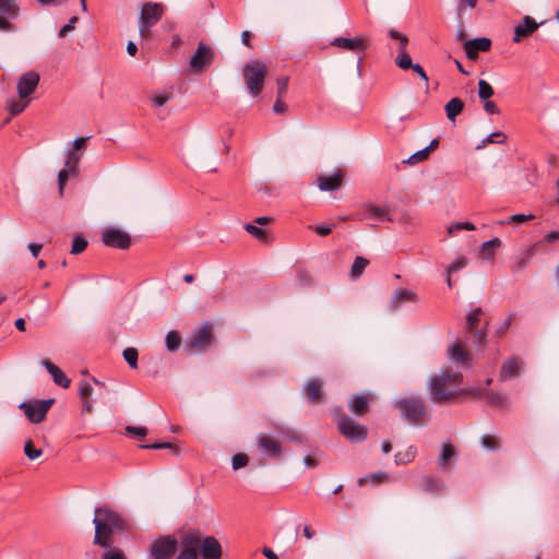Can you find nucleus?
<instances>
[{
    "mask_svg": "<svg viewBox=\"0 0 559 559\" xmlns=\"http://www.w3.org/2000/svg\"><path fill=\"white\" fill-rule=\"evenodd\" d=\"M476 227L474 224L465 222V223H452L448 226L447 233L448 236L452 237L456 235L461 230H475Z\"/></svg>",
    "mask_w": 559,
    "mask_h": 559,
    "instance_id": "nucleus-40",
    "label": "nucleus"
},
{
    "mask_svg": "<svg viewBox=\"0 0 559 559\" xmlns=\"http://www.w3.org/2000/svg\"><path fill=\"white\" fill-rule=\"evenodd\" d=\"M487 390H485V389H477V388H471V389H465V390H457L459 395L467 394V395H472L474 397H484V399H485V392Z\"/></svg>",
    "mask_w": 559,
    "mask_h": 559,
    "instance_id": "nucleus-61",
    "label": "nucleus"
},
{
    "mask_svg": "<svg viewBox=\"0 0 559 559\" xmlns=\"http://www.w3.org/2000/svg\"><path fill=\"white\" fill-rule=\"evenodd\" d=\"M201 555L204 559H221L222 545L214 536H205L201 544Z\"/></svg>",
    "mask_w": 559,
    "mask_h": 559,
    "instance_id": "nucleus-19",
    "label": "nucleus"
},
{
    "mask_svg": "<svg viewBox=\"0 0 559 559\" xmlns=\"http://www.w3.org/2000/svg\"><path fill=\"white\" fill-rule=\"evenodd\" d=\"M521 362L519 358L510 357L502 364L499 372V381L504 382L520 376Z\"/></svg>",
    "mask_w": 559,
    "mask_h": 559,
    "instance_id": "nucleus-20",
    "label": "nucleus"
},
{
    "mask_svg": "<svg viewBox=\"0 0 559 559\" xmlns=\"http://www.w3.org/2000/svg\"><path fill=\"white\" fill-rule=\"evenodd\" d=\"M165 344L170 353H175L181 345V336L178 331L171 330L166 334Z\"/></svg>",
    "mask_w": 559,
    "mask_h": 559,
    "instance_id": "nucleus-34",
    "label": "nucleus"
},
{
    "mask_svg": "<svg viewBox=\"0 0 559 559\" xmlns=\"http://www.w3.org/2000/svg\"><path fill=\"white\" fill-rule=\"evenodd\" d=\"M394 407L409 425L425 426L429 421L428 409L421 397L411 396L397 400L394 402Z\"/></svg>",
    "mask_w": 559,
    "mask_h": 559,
    "instance_id": "nucleus-2",
    "label": "nucleus"
},
{
    "mask_svg": "<svg viewBox=\"0 0 559 559\" xmlns=\"http://www.w3.org/2000/svg\"><path fill=\"white\" fill-rule=\"evenodd\" d=\"M249 462V457L246 453H237L231 459L233 469L237 471L245 467Z\"/></svg>",
    "mask_w": 559,
    "mask_h": 559,
    "instance_id": "nucleus-53",
    "label": "nucleus"
},
{
    "mask_svg": "<svg viewBox=\"0 0 559 559\" xmlns=\"http://www.w3.org/2000/svg\"><path fill=\"white\" fill-rule=\"evenodd\" d=\"M373 399L372 393L354 394L348 401V408L356 416H364L369 412Z\"/></svg>",
    "mask_w": 559,
    "mask_h": 559,
    "instance_id": "nucleus-18",
    "label": "nucleus"
},
{
    "mask_svg": "<svg viewBox=\"0 0 559 559\" xmlns=\"http://www.w3.org/2000/svg\"><path fill=\"white\" fill-rule=\"evenodd\" d=\"M331 45L358 56L364 55L368 48L367 39L362 35H357L353 38L335 37Z\"/></svg>",
    "mask_w": 559,
    "mask_h": 559,
    "instance_id": "nucleus-13",
    "label": "nucleus"
},
{
    "mask_svg": "<svg viewBox=\"0 0 559 559\" xmlns=\"http://www.w3.org/2000/svg\"><path fill=\"white\" fill-rule=\"evenodd\" d=\"M242 75L249 94L258 97L267 75L266 64L261 59H253L243 66Z\"/></svg>",
    "mask_w": 559,
    "mask_h": 559,
    "instance_id": "nucleus-3",
    "label": "nucleus"
},
{
    "mask_svg": "<svg viewBox=\"0 0 559 559\" xmlns=\"http://www.w3.org/2000/svg\"><path fill=\"white\" fill-rule=\"evenodd\" d=\"M202 539L200 532H189L181 537V546L185 549H192L194 552L199 554Z\"/></svg>",
    "mask_w": 559,
    "mask_h": 559,
    "instance_id": "nucleus-26",
    "label": "nucleus"
},
{
    "mask_svg": "<svg viewBox=\"0 0 559 559\" xmlns=\"http://www.w3.org/2000/svg\"><path fill=\"white\" fill-rule=\"evenodd\" d=\"M72 176L70 169L63 168L58 173V189L59 194L62 195L64 191V187L67 185V181L69 177Z\"/></svg>",
    "mask_w": 559,
    "mask_h": 559,
    "instance_id": "nucleus-54",
    "label": "nucleus"
},
{
    "mask_svg": "<svg viewBox=\"0 0 559 559\" xmlns=\"http://www.w3.org/2000/svg\"><path fill=\"white\" fill-rule=\"evenodd\" d=\"M524 39V19H522L514 27V36L512 40L514 43H521Z\"/></svg>",
    "mask_w": 559,
    "mask_h": 559,
    "instance_id": "nucleus-59",
    "label": "nucleus"
},
{
    "mask_svg": "<svg viewBox=\"0 0 559 559\" xmlns=\"http://www.w3.org/2000/svg\"><path fill=\"white\" fill-rule=\"evenodd\" d=\"M428 156H429L428 150L423 148V150H419L418 152L414 153L412 156H409L403 163L409 164V165H415L417 163H420V162L427 159Z\"/></svg>",
    "mask_w": 559,
    "mask_h": 559,
    "instance_id": "nucleus-51",
    "label": "nucleus"
},
{
    "mask_svg": "<svg viewBox=\"0 0 559 559\" xmlns=\"http://www.w3.org/2000/svg\"><path fill=\"white\" fill-rule=\"evenodd\" d=\"M445 484L442 479L427 476L423 479V489L431 495H438L445 490Z\"/></svg>",
    "mask_w": 559,
    "mask_h": 559,
    "instance_id": "nucleus-28",
    "label": "nucleus"
},
{
    "mask_svg": "<svg viewBox=\"0 0 559 559\" xmlns=\"http://www.w3.org/2000/svg\"><path fill=\"white\" fill-rule=\"evenodd\" d=\"M463 109H464V102L459 97H453L444 106L447 117L451 121H454L455 118L462 112Z\"/></svg>",
    "mask_w": 559,
    "mask_h": 559,
    "instance_id": "nucleus-29",
    "label": "nucleus"
},
{
    "mask_svg": "<svg viewBox=\"0 0 559 559\" xmlns=\"http://www.w3.org/2000/svg\"><path fill=\"white\" fill-rule=\"evenodd\" d=\"M369 264V260L364 257H356L354 263L350 267V277L353 280L358 278L365 271L366 266Z\"/></svg>",
    "mask_w": 559,
    "mask_h": 559,
    "instance_id": "nucleus-35",
    "label": "nucleus"
},
{
    "mask_svg": "<svg viewBox=\"0 0 559 559\" xmlns=\"http://www.w3.org/2000/svg\"><path fill=\"white\" fill-rule=\"evenodd\" d=\"M389 479H390L389 474H386L384 472H377V473L367 475L365 477H360L357 480V484H358V486H364L369 483L373 484V485H378V484L386 483Z\"/></svg>",
    "mask_w": 559,
    "mask_h": 559,
    "instance_id": "nucleus-32",
    "label": "nucleus"
},
{
    "mask_svg": "<svg viewBox=\"0 0 559 559\" xmlns=\"http://www.w3.org/2000/svg\"><path fill=\"white\" fill-rule=\"evenodd\" d=\"M213 340V326L210 323H204L186 340V349L190 355L204 353L212 345Z\"/></svg>",
    "mask_w": 559,
    "mask_h": 559,
    "instance_id": "nucleus-5",
    "label": "nucleus"
},
{
    "mask_svg": "<svg viewBox=\"0 0 559 559\" xmlns=\"http://www.w3.org/2000/svg\"><path fill=\"white\" fill-rule=\"evenodd\" d=\"M93 393V388H92V384L86 381V380H83L80 382L79 384V395L81 399H87L88 396H91Z\"/></svg>",
    "mask_w": 559,
    "mask_h": 559,
    "instance_id": "nucleus-56",
    "label": "nucleus"
},
{
    "mask_svg": "<svg viewBox=\"0 0 559 559\" xmlns=\"http://www.w3.org/2000/svg\"><path fill=\"white\" fill-rule=\"evenodd\" d=\"M94 513V544L103 548H111L112 536L128 531L129 523L119 512L108 506L96 508Z\"/></svg>",
    "mask_w": 559,
    "mask_h": 559,
    "instance_id": "nucleus-1",
    "label": "nucleus"
},
{
    "mask_svg": "<svg viewBox=\"0 0 559 559\" xmlns=\"http://www.w3.org/2000/svg\"><path fill=\"white\" fill-rule=\"evenodd\" d=\"M24 453L29 460H36L41 455L43 451L34 448L33 441L28 440L24 444Z\"/></svg>",
    "mask_w": 559,
    "mask_h": 559,
    "instance_id": "nucleus-52",
    "label": "nucleus"
},
{
    "mask_svg": "<svg viewBox=\"0 0 559 559\" xmlns=\"http://www.w3.org/2000/svg\"><path fill=\"white\" fill-rule=\"evenodd\" d=\"M40 76L36 71H28L23 73L16 84L17 94L20 98L24 99L34 93L38 86Z\"/></svg>",
    "mask_w": 559,
    "mask_h": 559,
    "instance_id": "nucleus-15",
    "label": "nucleus"
},
{
    "mask_svg": "<svg viewBox=\"0 0 559 559\" xmlns=\"http://www.w3.org/2000/svg\"><path fill=\"white\" fill-rule=\"evenodd\" d=\"M491 48V39L488 37H478L465 40L464 52L467 59L476 60L479 52H487Z\"/></svg>",
    "mask_w": 559,
    "mask_h": 559,
    "instance_id": "nucleus-16",
    "label": "nucleus"
},
{
    "mask_svg": "<svg viewBox=\"0 0 559 559\" xmlns=\"http://www.w3.org/2000/svg\"><path fill=\"white\" fill-rule=\"evenodd\" d=\"M514 223L523 224L524 223V213H518V214L509 216L507 219L498 222L499 225L514 224Z\"/></svg>",
    "mask_w": 559,
    "mask_h": 559,
    "instance_id": "nucleus-63",
    "label": "nucleus"
},
{
    "mask_svg": "<svg viewBox=\"0 0 559 559\" xmlns=\"http://www.w3.org/2000/svg\"><path fill=\"white\" fill-rule=\"evenodd\" d=\"M87 247V240L84 238L82 234H76L72 240L71 253L80 254Z\"/></svg>",
    "mask_w": 559,
    "mask_h": 559,
    "instance_id": "nucleus-41",
    "label": "nucleus"
},
{
    "mask_svg": "<svg viewBox=\"0 0 559 559\" xmlns=\"http://www.w3.org/2000/svg\"><path fill=\"white\" fill-rule=\"evenodd\" d=\"M343 179L342 170H337L331 176H320L318 178V187L321 191H335L342 187Z\"/></svg>",
    "mask_w": 559,
    "mask_h": 559,
    "instance_id": "nucleus-21",
    "label": "nucleus"
},
{
    "mask_svg": "<svg viewBox=\"0 0 559 559\" xmlns=\"http://www.w3.org/2000/svg\"><path fill=\"white\" fill-rule=\"evenodd\" d=\"M395 64L402 70H408L414 66L412 58L407 51L399 52L397 57L395 58Z\"/></svg>",
    "mask_w": 559,
    "mask_h": 559,
    "instance_id": "nucleus-46",
    "label": "nucleus"
},
{
    "mask_svg": "<svg viewBox=\"0 0 559 559\" xmlns=\"http://www.w3.org/2000/svg\"><path fill=\"white\" fill-rule=\"evenodd\" d=\"M163 14L164 7L160 3L146 2L142 5L139 19V31L141 37H146L148 35L151 27L163 17Z\"/></svg>",
    "mask_w": 559,
    "mask_h": 559,
    "instance_id": "nucleus-6",
    "label": "nucleus"
},
{
    "mask_svg": "<svg viewBox=\"0 0 559 559\" xmlns=\"http://www.w3.org/2000/svg\"><path fill=\"white\" fill-rule=\"evenodd\" d=\"M485 401L488 405L499 409H506L509 407L508 396L502 395L498 392L487 390L485 392Z\"/></svg>",
    "mask_w": 559,
    "mask_h": 559,
    "instance_id": "nucleus-27",
    "label": "nucleus"
},
{
    "mask_svg": "<svg viewBox=\"0 0 559 559\" xmlns=\"http://www.w3.org/2000/svg\"><path fill=\"white\" fill-rule=\"evenodd\" d=\"M199 554L194 552L192 549L181 548L176 559H198Z\"/></svg>",
    "mask_w": 559,
    "mask_h": 559,
    "instance_id": "nucleus-64",
    "label": "nucleus"
},
{
    "mask_svg": "<svg viewBox=\"0 0 559 559\" xmlns=\"http://www.w3.org/2000/svg\"><path fill=\"white\" fill-rule=\"evenodd\" d=\"M28 103V100H24L22 98L20 100H12L7 104V109L9 110L11 116H16L24 111Z\"/></svg>",
    "mask_w": 559,
    "mask_h": 559,
    "instance_id": "nucleus-42",
    "label": "nucleus"
},
{
    "mask_svg": "<svg viewBox=\"0 0 559 559\" xmlns=\"http://www.w3.org/2000/svg\"><path fill=\"white\" fill-rule=\"evenodd\" d=\"M332 415L337 423V429L347 440L352 442H362L367 439V427L356 423L352 417L343 412V408L337 406L333 408Z\"/></svg>",
    "mask_w": 559,
    "mask_h": 559,
    "instance_id": "nucleus-4",
    "label": "nucleus"
},
{
    "mask_svg": "<svg viewBox=\"0 0 559 559\" xmlns=\"http://www.w3.org/2000/svg\"><path fill=\"white\" fill-rule=\"evenodd\" d=\"M78 16H72L68 24H66L64 26H62L59 31V36L60 37H64L67 36L70 32H72L74 29V24L78 22Z\"/></svg>",
    "mask_w": 559,
    "mask_h": 559,
    "instance_id": "nucleus-62",
    "label": "nucleus"
},
{
    "mask_svg": "<svg viewBox=\"0 0 559 559\" xmlns=\"http://www.w3.org/2000/svg\"><path fill=\"white\" fill-rule=\"evenodd\" d=\"M493 93L492 86L486 80H480L478 82V97L480 99H489Z\"/></svg>",
    "mask_w": 559,
    "mask_h": 559,
    "instance_id": "nucleus-45",
    "label": "nucleus"
},
{
    "mask_svg": "<svg viewBox=\"0 0 559 559\" xmlns=\"http://www.w3.org/2000/svg\"><path fill=\"white\" fill-rule=\"evenodd\" d=\"M455 455V449L451 443L444 442L442 444V451L438 457V466L441 469H445L448 466V463L454 457Z\"/></svg>",
    "mask_w": 559,
    "mask_h": 559,
    "instance_id": "nucleus-30",
    "label": "nucleus"
},
{
    "mask_svg": "<svg viewBox=\"0 0 559 559\" xmlns=\"http://www.w3.org/2000/svg\"><path fill=\"white\" fill-rule=\"evenodd\" d=\"M388 35L391 39L399 41V52L407 51L408 38L406 35L400 33L396 29H390Z\"/></svg>",
    "mask_w": 559,
    "mask_h": 559,
    "instance_id": "nucleus-39",
    "label": "nucleus"
},
{
    "mask_svg": "<svg viewBox=\"0 0 559 559\" xmlns=\"http://www.w3.org/2000/svg\"><path fill=\"white\" fill-rule=\"evenodd\" d=\"M177 549V538L173 535H163L151 543L147 551L150 559H170Z\"/></svg>",
    "mask_w": 559,
    "mask_h": 559,
    "instance_id": "nucleus-7",
    "label": "nucleus"
},
{
    "mask_svg": "<svg viewBox=\"0 0 559 559\" xmlns=\"http://www.w3.org/2000/svg\"><path fill=\"white\" fill-rule=\"evenodd\" d=\"M506 140V135L500 132H492L490 133L485 140H483L481 144L477 145V148L485 147L488 143H503Z\"/></svg>",
    "mask_w": 559,
    "mask_h": 559,
    "instance_id": "nucleus-48",
    "label": "nucleus"
},
{
    "mask_svg": "<svg viewBox=\"0 0 559 559\" xmlns=\"http://www.w3.org/2000/svg\"><path fill=\"white\" fill-rule=\"evenodd\" d=\"M449 357L450 359L462 366L467 367L469 366V361L472 359L469 353L463 348V346L460 343H453L449 349Z\"/></svg>",
    "mask_w": 559,
    "mask_h": 559,
    "instance_id": "nucleus-23",
    "label": "nucleus"
},
{
    "mask_svg": "<svg viewBox=\"0 0 559 559\" xmlns=\"http://www.w3.org/2000/svg\"><path fill=\"white\" fill-rule=\"evenodd\" d=\"M53 403V399L26 401L22 402L19 405V408L24 412L31 423L39 424L46 418V415Z\"/></svg>",
    "mask_w": 559,
    "mask_h": 559,
    "instance_id": "nucleus-8",
    "label": "nucleus"
},
{
    "mask_svg": "<svg viewBox=\"0 0 559 559\" xmlns=\"http://www.w3.org/2000/svg\"><path fill=\"white\" fill-rule=\"evenodd\" d=\"M429 394L431 400L436 403H445L459 396L457 390L448 388V382L439 378L437 374L432 376L428 382Z\"/></svg>",
    "mask_w": 559,
    "mask_h": 559,
    "instance_id": "nucleus-9",
    "label": "nucleus"
},
{
    "mask_svg": "<svg viewBox=\"0 0 559 559\" xmlns=\"http://www.w3.org/2000/svg\"><path fill=\"white\" fill-rule=\"evenodd\" d=\"M296 273L297 282L301 287H308L312 285L313 278L308 270L304 267H298Z\"/></svg>",
    "mask_w": 559,
    "mask_h": 559,
    "instance_id": "nucleus-43",
    "label": "nucleus"
},
{
    "mask_svg": "<svg viewBox=\"0 0 559 559\" xmlns=\"http://www.w3.org/2000/svg\"><path fill=\"white\" fill-rule=\"evenodd\" d=\"M359 216L362 221L391 222L389 210L372 203L364 204Z\"/></svg>",
    "mask_w": 559,
    "mask_h": 559,
    "instance_id": "nucleus-17",
    "label": "nucleus"
},
{
    "mask_svg": "<svg viewBox=\"0 0 559 559\" xmlns=\"http://www.w3.org/2000/svg\"><path fill=\"white\" fill-rule=\"evenodd\" d=\"M215 59V52L211 46L201 41L190 59V68L195 73L203 72Z\"/></svg>",
    "mask_w": 559,
    "mask_h": 559,
    "instance_id": "nucleus-10",
    "label": "nucleus"
},
{
    "mask_svg": "<svg viewBox=\"0 0 559 559\" xmlns=\"http://www.w3.org/2000/svg\"><path fill=\"white\" fill-rule=\"evenodd\" d=\"M245 229L250 235L255 237L259 241H261L263 243H269L270 242V237H269L267 233L264 229H262V228H260V227H258V226H255L253 224H250V223L245 225Z\"/></svg>",
    "mask_w": 559,
    "mask_h": 559,
    "instance_id": "nucleus-36",
    "label": "nucleus"
},
{
    "mask_svg": "<svg viewBox=\"0 0 559 559\" xmlns=\"http://www.w3.org/2000/svg\"><path fill=\"white\" fill-rule=\"evenodd\" d=\"M288 76H282L276 80L277 97L283 98L288 91Z\"/></svg>",
    "mask_w": 559,
    "mask_h": 559,
    "instance_id": "nucleus-55",
    "label": "nucleus"
},
{
    "mask_svg": "<svg viewBox=\"0 0 559 559\" xmlns=\"http://www.w3.org/2000/svg\"><path fill=\"white\" fill-rule=\"evenodd\" d=\"M20 15L17 0H0V31L14 32L15 26L11 22Z\"/></svg>",
    "mask_w": 559,
    "mask_h": 559,
    "instance_id": "nucleus-11",
    "label": "nucleus"
},
{
    "mask_svg": "<svg viewBox=\"0 0 559 559\" xmlns=\"http://www.w3.org/2000/svg\"><path fill=\"white\" fill-rule=\"evenodd\" d=\"M304 393L312 404H319L323 399L322 382L318 379L309 380L304 386Z\"/></svg>",
    "mask_w": 559,
    "mask_h": 559,
    "instance_id": "nucleus-22",
    "label": "nucleus"
},
{
    "mask_svg": "<svg viewBox=\"0 0 559 559\" xmlns=\"http://www.w3.org/2000/svg\"><path fill=\"white\" fill-rule=\"evenodd\" d=\"M501 241L499 238H493L489 241H486L480 247V257L485 260H490L493 258L495 251L500 247Z\"/></svg>",
    "mask_w": 559,
    "mask_h": 559,
    "instance_id": "nucleus-33",
    "label": "nucleus"
},
{
    "mask_svg": "<svg viewBox=\"0 0 559 559\" xmlns=\"http://www.w3.org/2000/svg\"><path fill=\"white\" fill-rule=\"evenodd\" d=\"M477 4V0H460L456 5V12L461 15L466 8L474 9Z\"/></svg>",
    "mask_w": 559,
    "mask_h": 559,
    "instance_id": "nucleus-60",
    "label": "nucleus"
},
{
    "mask_svg": "<svg viewBox=\"0 0 559 559\" xmlns=\"http://www.w3.org/2000/svg\"><path fill=\"white\" fill-rule=\"evenodd\" d=\"M437 376L443 379V381H447L448 383H460L463 379L462 373L453 372L451 370H442Z\"/></svg>",
    "mask_w": 559,
    "mask_h": 559,
    "instance_id": "nucleus-47",
    "label": "nucleus"
},
{
    "mask_svg": "<svg viewBox=\"0 0 559 559\" xmlns=\"http://www.w3.org/2000/svg\"><path fill=\"white\" fill-rule=\"evenodd\" d=\"M81 155L76 152L69 151L66 162L67 169H70L72 176H75L78 174L79 164H80Z\"/></svg>",
    "mask_w": 559,
    "mask_h": 559,
    "instance_id": "nucleus-38",
    "label": "nucleus"
},
{
    "mask_svg": "<svg viewBox=\"0 0 559 559\" xmlns=\"http://www.w3.org/2000/svg\"><path fill=\"white\" fill-rule=\"evenodd\" d=\"M467 265V258L466 257H457L450 263L447 267V273L452 274L455 273L462 269H464Z\"/></svg>",
    "mask_w": 559,
    "mask_h": 559,
    "instance_id": "nucleus-49",
    "label": "nucleus"
},
{
    "mask_svg": "<svg viewBox=\"0 0 559 559\" xmlns=\"http://www.w3.org/2000/svg\"><path fill=\"white\" fill-rule=\"evenodd\" d=\"M102 241L107 247L120 250H127L131 246L130 235L115 227H109L102 233Z\"/></svg>",
    "mask_w": 559,
    "mask_h": 559,
    "instance_id": "nucleus-12",
    "label": "nucleus"
},
{
    "mask_svg": "<svg viewBox=\"0 0 559 559\" xmlns=\"http://www.w3.org/2000/svg\"><path fill=\"white\" fill-rule=\"evenodd\" d=\"M126 431L128 435L141 437V438H143L147 435V429L145 427H140V426H127Z\"/></svg>",
    "mask_w": 559,
    "mask_h": 559,
    "instance_id": "nucleus-58",
    "label": "nucleus"
},
{
    "mask_svg": "<svg viewBox=\"0 0 559 559\" xmlns=\"http://www.w3.org/2000/svg\"><path fill=\"white\" fill-rule=\"evenodd\" d=\"M416 454V448L414 445H409L405 451L397 452L394 455V462L396 465H406L415 460Z\"/></svg>",
    "mask_w": 559,
    "mask_h": 559,
    "instance_id": "nucleus-31",
    "label": "nucleus"
},
{
    "mask_svg": "<svg viewBox=\"0 0 559 559\" xmlns=\"http://www.w3.org/2000/svg\"><path fill=\"white\" fill-rule=\"evenodd\" d=\"M483 448L487 451H497L500 448V440L493 435H484L480 438Z\"/></svg>",
    "mask_w": 559,
    "mask_h": 559,
    "instance_id": "nucleus-37",
    "label": "nucleus"
},
{
    "mask_svg": "<svg viewBox=\"0 0 559 559\" xmlns=\"http://www.w3.org/2000/svg\"><path fill=\"white\" fill-rule=\"evenodd\" d=\"M255 441L261 453L272 459H277L282 455L283 447L281 442L266 433H259Z\"/></svg>",
    "mask_w": 559,
    "mask_h": 559,
    "instance_id": "nucleus-14",
    "label": "nucleus"
},
{
    "mask_svg": "<svg viewBox=\"0 0 559 559\" xmlns=\"http://www.w3.org/2000/svg\"><path fill=\"white\" fill-rule=\"evenodd\" d=\"M102 555V559H126V556L121 549H110Z\"/></svg>",
    "mask_w": 559,
    "mask_h": 559,
    "instance_id": "nucleus-57",
    "label": "nucleus"
},
{
    "mask_svg": "<svg viewBox=\"0 0 559 559\" xmlns=\"http://www.w3.org/2000/svg\"><path fill=\"white\" fill-rule=\"evenodd\" d=\"M416 294L405 288H397L391 297L390 307L396 310L402 304L406 301H415Z\"/></svg>",
    "mask_w": 559,
    "mask_h": 559,
    "instance_id": "nucleus-25",
    "label": "nucleus"
},
{
    "mask_svg": "<svg viewBox=\"0 0 559 559\" xmlns=\"http://www.w3.org/2000/svg\"><path fill=\"white\" fill-rule=\"evenodd\" d=\"M122 356L131 368H133V369L138 368L139 353H138L136 348H134V347L126 348L122 352Z\"/></svg>",
    "mask_w": 559,
    "mask_h": 559,
    "instance_id": "nucleus-44",
    "label": "nucleus"
},
{
    "mask_svg": "<svg viewBox=\"0 0 559 559\" xmlns=\"http://www.w3.org/2000/svg\"><path fill=\"white\" fill-rule=\"evenodd\" d=\"M480 314H481V309L480 308L475 309V310H473L472 312L468 313L467 322H466L467 331L468 332H473L476 329V325H477V323L479 321Z\"/></svg>",
    "mask_w": 559,
    "mask_h": 559,
    "instance_id": "nucleus-50",
    "label": "nucleus"
},
{
    "mask_svg": "<svg viewBox=\"0 0 559 559\" xmlns=\"http://www.w3.org/2000/svg\"><path fill=\"white\" fill-rule=\"evenodd\" d=\"M43 366L52 376L53 382L61 388L70 386V379L63 373V371L48 359L43 360Z\"/></svg>",
    "mask_w": 559,
    "mask_h": 559,
    "instance_id": "nucleus-24",
    "label": "nucleus"
}]
</instances>
